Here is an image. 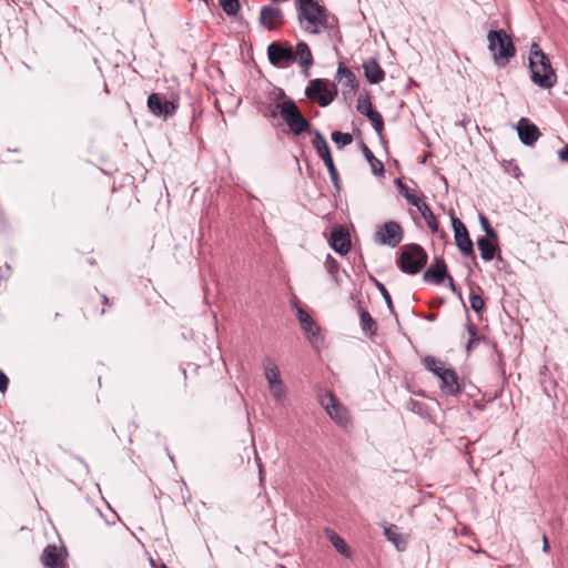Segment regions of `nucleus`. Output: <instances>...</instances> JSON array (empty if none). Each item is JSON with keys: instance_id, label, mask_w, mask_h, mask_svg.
<instances>
[{"instance_id": "1", "label": "nucleus", "mask_w": 568, "mask_h": 568, "mask_svg": "<svg viewBox=\"0 0 568 568\" xmlns=\"http://www.w3.org/2000/svg\"><path fill=\"white\" fill-rule=\"evenodd\" d=\"M297 18L306 21L305 31L318 34L322 30L333 29L334 24L324 6L315 0H295Z\"/></svg>"}, {"instance_id": "2", "label": "nucleus", "mask_w": 568, "mask_h": 568, "mask_svg": "<svg viewBox=\"0 0 568 568\" xmlns=\"http://www.w3.org/2000/svg\"><path fill=\"white\" fill-rule=\"evenodd\" d=\"M528 60L531 81L542 89L552 88L557 82V74L551 67L548 55L541 50L538 43H531Z\"/></svg>"}, {"instance_id": "3", "label": "nucleus", "mask_w": 568, "mask_h": 568, "mask_svg": "<svg viewBox=\"0 0 568 568\" xmlns=\"http://www.w3.org/2000/svg\"><path fill=\"white\" fill-rule=\"evenodd\" d=\"M488 50L493 54L497 67H506L516 54V48L511 38L503 29L490 30L487 34Z\"/></svg>"}, {"instance_id": "4", "label": "nucleus", "mask_w": 568, "mask_h": 568, "mask_svg": "<svg viewBox=\"0 0 568 568\" xmlns=\"http://www.w3.org/2000/svg\"><path fill=\"white\" fill-rule=\"evenodd\" d=\"M427 258L425 250L419 244H407L400 248L397 266L402 272L415 275L426 265Z\"/></svg>"}, {"instance_id": "5", "label": "nucleus", "mask_w": 568, "mask_h": 568, "mask_svg": "<svg viewBox=\"0 0 568 568\" xmlns=\"http://www.w3.org/2000/svg\"><path fill=\"white\" fill-rule=\"evenodd\" d=\"M276 108L278 109L282 119L294 134L300 135L310 131V121L302 114L293 100L277 103Z\"/></svg>"}, {"instance_id": "6", "label": "nucleus", "mask_w": 568, "mask_h": 568, "mask_svg": "<svg viewBox=\"0 0 568 568\" xmlns=\"http://www.w3.org/2000/svg\"><path fill=\"white\" fill-rule=\"evenodd\" d=\"M262 365L272 397L276 402L285 400L287 396V389L281 378L277 365L270 357L264 358Z\"/></svg>"}, {"instance_id": "7", "label": "nucleus", "mask_w": 568, "mask_h": 568, "mask_svg": "<svg viewBox=\"0 0 568 568\" xmlns=\"http://www.w3.org/2000/svg\"><path fill=\"white\" fill-rule=\"evenodd\" d=\"M312 145L316 150L317 155L323 160L325 166L327 168L334 187L336 189V191H339L341 186L338 173L333 162L329 146L327 144V141L318 130H314Z\"/></svg>"}, {"instance_id": "8", "label": "nucleus", "mask_w": 568, "mask_h": 568, "mask_svg": "<svg viewBox=\"0 0 568 568\" xmlns=\"http://www.w3.org/2000/svg\"><path fill=\"white\" fill-rule=\"evenodd\" d=\"M267 58L270 63L275 68H285L296 62L293 47L288 42L274 41L268 44Z\"/></svg>"}, {"instance_id": "9", "label": "nucleus", "mask_w": 568, "mask_h": 568, "mask_svg": "<svg viewBox=\"0 0 568 568\" xmlns=\"http://www.w3.org/2000/svg\"><path fill=\"white\" fill-rule=\"evenodd\" d=\"M149 111L156 118L166 120L173 116L179 109V101L168 100L161 93H151L146 102Z\"/></svg>"}, {"instance_id": "10", "label": "nucleus", "mask_w": 568, "mask_h": 568, "mask_svg": "<svg viewBox=\"0 0 568 568\" xmlns=\"http://www.w3.org/2000/svg\"><path fill=\"white\" fill-rule=\"evenodd\" d=\"M403 229L395 221L385 222L375 233V242L381 245L396 247L403 240Z\"/></svg>"}, {"instance_id": "11", "label": "nucleus", "mask_w": 568, "mask_h": 568, "mask_svg": "<svg viewBox=\"0 0 568 568\" xmlns=\"http://www.w3.org/2000/svg\"><path fill=\"white\" fill-rule=\"evenodd\" d=\"M305 95L316 101L321 106H327L334 100L335 94L332 93L322 79L311 80L305 89Z\"/></svg>"}, {"instance_id": "12", "label": "nucleus", "mask_w": 568, "mask_h": 568, "mask_svg": "<svg viewBox=\"0 0 568 568\" xmlns=\"http://www.w3.org/2000/svg\"><path fill=\"white\" fill-rule=\"evenodd\" d=\"M68 552L64 547L48 545L40 557V561L44 568H69L67 564Z\"/></svg>"}, {"instance_id": "13", "label": "nucleus", "mask_w": 568, "mask_h": 568, "mask_svg": "<svg viewBox=\"0 0 568 568\" xmlns=\"http://www.w3.org/2000/svg\"><path fill=\"white\" fill-rule=\"evenodd\" d=\"M452 225L454 230L455 242L460 253L464 256L474 255V244L465 224L459 219L453 216Z\"/></svg>"}, {"instance_id": "14", "label": "nucleus", "mask_w": 568, "mask_h": 568, "mask_svg": "<svg viewBox=\"0 0 568 568\" xmlns=\"http://www.w3.org/2000/svg\"><path fill=\"white\" fill-rule=\"evenodd\" d=\"M258 21L266 30H276L283 24L284 14L281 8L264 6L261 8Z\"/></svg>"}, {"instance_id": "15", "label": "nucleus", "mask_w": 568, "mask_h": 568, "mask_svg": "<svg viewBox=\"0 0 568 568\" xmlns=\"http://www.w3.org/2000/svg\"><path fill=\"white\" fill-rule=\"evenodd\" d=\"M519 140L525 145H534L541 135L538 126L527 118H521L516 126Z\"/></svg>"}, {"instance_id": "16", "label": "nucleus", "mask_w": 568, "mask_h": 568, "mask_svg": "<svg viewBox=\"0 0 568 568\" xmlns=\"http://www.w3.org/2000/svg\"><path fill=\"white\" fill-rule=\"evenodd\" d=\"M331 246L332 248L341 254L346 255L351 250V236L348 231L342 226H335L331 234Z\"/></svg>"}, {"instance_id": "17", "label": "nucleus", "mask_w": 568, "mask_h": 568, "mask_svg": "<svg viewBox=\"0 0 568 568\" xmlns=\"http://www.w3.org/2000/svg\"><path fill=\"white\" fill-rule=\"evenodd\" d=\"M448 277L447 265L442 256H435L433 264L424 272L423 280L439 285Z\"/></svg>"}, {"instance_id": "18", "label": "nucleus", "mask_w": 568, "mask_h": 568, "mask_svg": "<svg viewBox=\"0 0 568 568\" xmlns=\"http://www.w3.org/2000/svg\"><path fill=\"white\" fill-rule=\"evenodd\" d=\"M297 320L301 324L302 329L306 334L307 338L312 343H317L320 338V328L307 312L303 308L297 307Z\"/></svg>"}, {"instance_id": "19", "label": "nucleus", "mask_w": 568, "mask_h": 568, "mask_svg": "<svg viewBox=\"0 0 568 568\" xmlns=\"http://www.w3.org/2000/svg\"><path fill=\"white\" fill-rule=\"evenodd\" d=\"M440 390L446 396H455L460 392L457 373L452 368L440 375Z\"/></svg>"}, {"instance_id": "20", "label": "nucleus", "mask_w": 568, "mask_h": 568, "mask_svg": "<svg viewBox=\"0 0 568 568\" xmlns=\"http://www.w3.org/2000/svg\"><path fill=\"white\" fill-rule=\"evenodd\" d=\"M296 62H298L305 77L310 75V68L314 64V59L308 44L304 41H300L294 50Z\"/></svg>"}, {"instance_id": "21", "label": "nucleus", "mask_w": 568, "mask_h": 568, "mask_svg": "<svg viewBox=\"0 0 568 568\" xmlns=\"http://www.w3.org/2000/svg\"><path fill=\"white\" fill-rule=\"evenodd\" d=\"M364 75L372 84H378L385 79V71L375 59H369L363 63Z\"/></svg>"}, {"instance_id": "22", "label": "nucleus", "mask_w": 568, "mask_h": 568, "mask_svg": "<svg viewBox=\"0 0 568 568\" xmlns=\"http://www.w3.org/2000/svg\"><path fill=\"white\" fill-rule=\"evenodd\" d=\"M327 415L341 427H348L351 424L349 413L338 400L326 407Z\"/></svg>"}, {"instance_id": "23", "label": "nucleus", "mask_w": 568, "mask_h": 568, "mask_svg": "<svg viewBox=\"0 0 568 568\" xmlns=\"http://www.w3.org/2000/svg\"><path fill=\"white\" fill-rule=\"evenodd\" d=\"M477 247L484 261H491L498 251V240L494 241L493 239L481 236L477 240Z\"/></svg>"}, {"instance_id": "24", "label": "nucleus", "mask_w": 568, "mask_h": 568, "mask_svg": "<svg viewBox=\"0 0 568 568\" xmlns=\"http://www.w3.org/2000/svg\"><path fill=\"white\" fill-rule=\"evenodd\" d=\"M384 535L387 540L394 544L397 550H404L407 545L406 538L398 531V527L396 525H387L384 527Z\"/></svg>"}, {"instance_id": "25", "label": "nucleus", "mask_w": 568, "mask_h": 568, "mask_svg": "<svg viewBox=\"0 0 568 568\" xmlns=\"http://www.w3.org/2000/svg\"><path fill=\"white\" fill-rule=\"evenodd\" d=\"M325 534L337 552L347 558L351 557V550L346 545L345 540L339 535H337L334 530L329 528L325 529Z\"/></svg>"}, {"instance_id": "26", "label": "nucleus", "mask_w": 568, "mask_h": 568, "mask_svg": "<svg viewBox=\"0 0 568 568\" xmlns=\"http://www.w3.org/2000/svg\"><path fill=\"white\" fill-rule=\"evenodd\" d=\"M337 78L339 81H344V85L348 87L351 90H355L358 85L356 75L343 62L338 64Z\"/></svg>"}, {"instance_id": "27", "label": "nucleus", "mask_w": 568, "mask_h": 568, "mask_svg": "<svg viewBox=\"0 0 568 568\" xmlns=\"http://www.w3.org/2000/svg\"><path fill=\"white\" fill-rule=\"evenodd\" d=\"M362 151H363L365 159L367 160V162L369 163V165L372 168V173L374 175H383L385 173V168H384L383 162L379 161L373 154V152L369 150V148L365 143H362Z\"/></svg>"}, {"instance_id": "28", "label": "nucleus", "mask_w": 568, "mask_h": 568, "mask_svg": "<svg viewBox=\"0 0 568 568\" xmlns=\"http://www.w3.org/2000/svg\"><path fill=\"white\" fill-rule=\"evenodd\" d=\"M359 318H361V326L364 334L374 336L377 332L376 322L372 317L368 311L364 308L358 310Z\"/></svg>"}, {"instance_id": "29", "label": "nucleus", "mask_w": 568, "mask_h": 568, "mask_svg": "<svg viewBox=\"0 0 568 568\" xmlns=\"http://www.w3.org/2000/svg\"><path fill=\"white\" fill-rule=\"evenodd\" d=\"M417 210L420 212L423 219L425 220L427 226L430 229L433 233L438 232V221L433 213L430 206L427 203L422 202L418 206H416Z\"/></svg>"}, {"instance_id": "30", "label": "nucleus", "mask_w": 568, "mask_h": 568, "mask_svg": "<svg viewBox=\"0 0 568 568\" xmlns=\"http://www.w3.org/2000/svg\"><path fill=\"white\" fill-rule=\"evenodd\" d=\"M356 109L361 114L365 115L367 119L378 113V111L373 108L368 94H361L358 97Z\"/></svg>"}, {"instance_id": "31", "label": "nucleus", "mask_w": 568, "mask_h": 568, "mask_svg": "<svg viewBox=\"0 0 568 568\" xmlns=\"http://www.w3.org/2000/svg\"><path fill=\"white\" fill-rule=\"evenodd\" d=\"M406 408L409 412H412V413H414V414H416V415H418V416H420L423 418H426V417L429 416L428 407L423 402L409 398L407 400V403H406Z\"/></svg>"}, {"instance_id": "32", "label": "nucleus", "mask_w": 568, "mask_h": 568, "mask_svg": "<svg viewBox=\"0 0 568 568\" xmlns=\"http://www.w3.org/2000/svg\"><path fill=\"white\" fill-rule=\"evenodd\" d=\"M396 184L398 186L399 193L406 199L408 204L416 207L422 203L416 195L409 192L408 187L399 179L396 180Z\"/></svg>"}, {"instance_id": "33", "label": "nucleus", "mask_w": 568, "mask_h": 568, "mask_svg": "<svg viewBox=\"0 0 568 568\" xmlns=\"http://www.w3.org/2000/svg\"><path fill=\"white\" fill-rule=\"evenodd\" d=\"M332 140L338 149H343L353 142V136L349 133L334 131L332 133Z\"/></svg>"}, {"instance_id": "34", "label": "nucleus", "mask_w": 568, "mask_h": 568, "mask_svg": "<svg viewBox=\"0 0 568 568\" xmlns=\"http://www.w3.org/2000/svg\"><path fill=\"white\" fill-rule=\"evenodd\" d=\"M317 399L325 410L331 404H335L337 402V398L329 389H320L317 393Z\"/></svg>"}, {"instance_id": "35", "label": "nucleus", "mask_w": 568, "mask_h": 568, "mask_svg": "<svg viewBox=\"0 0 568 568\" xmlns=\"http://www.w3.org/2000/svg\"><path fill=\"white\" fill-rule=\"evenodd\" d=\"M374 284H375V287L382 294L389 312L396 316V311H395V307H394V304L392 301V296H390L389 292L387 291V288L385 287V285L375 278H374Z\"/></svg>"}, {"instance_id": "36", "label": "nucleus", "mask_w": 568, "mask_h": 568, "mask_svg": "<svg viewBox=\"0 0 568 568\" xmlns=\"http://www.w3.org/2000/svg\"><path fill=\"white\" fill-rule=\"evenodd\" d=\"M220 4L227 16H235L240 10L239 0H220Z\"/></svg>"}, {"instance_id": "37", "label": "nucleus", "mask_w": 568, "mask_h": 568, "mask_svg": "<svg viewBox=\"0 0 568 568\" xmlns=\"http://www.w3.org/2000/svg\"><path fill=\"white\" fill-rule=\"evenodd\" d=\"M479 223L483 231L486 233L485 237L493 239L494 241L498 240L497 232L491 227L489 220L484 214L479 215Z\"/></svg>"}, {"instance_id": "38", "label": "nucleus", "mask_w": 568, "mask_h": 568, "mask_svg": "<svg viewBox=\"0 0 568 568\" xmlns=\"http://www.w3.org/2000/svg\"><path fill=\"white\" fill-rule=\"evenodd\" d=\"M469 303H470L471 310L476 313H480L483 311V308L485 307V301H484L483 296L480 294L476 293L475 291L470 292Z\"/></svg>"}, {"instance_id": "39", "label": "nucleus", "mask_w": 568, "mask_h": 568, "mask_svg": "<svg viewBox=\"0 0 568 568\" xmlns=\"http://www.w3.org/2000/svg\"><path fill=\"white\" fill-rule=\"evenodd\" d=\"M325 267H326L327 272L332 275V277L335 281H337L339 264L331 254L326 255Z\"/></svg>"}, {"instance_id": "40", "label": "nucleus", "mask_w": 568, "mask_h": 568, "mask_svg": "<svg viewBox=\"0 0 568 568\" xmlns=\"http://www.w3.org/2000/svg\"><path fill=\"white\" fill-rule=\"evenodd\" d=\"M368 120L372 122V124H373V126H374L375 132H376L378 135H381V134H382V132H383V129H384V121H383V116H382V114L378 112V113H377V114H375L374 116H371Z\"/></svg>"}, {"instance_id": "41", "label": "nucleus", "mask_w": 568, "mask_h": 568, "mask_svg": "<svg viewBox=\"0 0 568 568\" xmlns=\"http://www.w3.org/2000/svg\"><path fill=\"white\" fill-rule=\"evenodd\" d=\"M423 364L425 366V368L432 373H434L435 371H437L438 366L442 365V363L439 361H437L435 357L433 356H426L424 357L423 359Z\"/></svg>"}, {"instance_id": "42", "label": "nucleus", "mask_w": 568, "mask_h": 568, "mask_svg": "<svg viewBox=\"0 0 568 568\" xmlns=\"http://www.w3.org/2000/svg\"><path fill=\"white\" fill-rule=\"evenodd\" d=\"M9 385V378L7 375L0 369V393H6Z\"/></svg>"}, {"instance_id": "43", "label": "nucleus", "mask_w": 568, "mask_h": 568, "mask_svg": "<svg viewBox=\"0 0 568 568\" xmlns=\"http://www.w3.org/2000/svg\"><path fill=\"white\" fill-rule=\"evenodd\" d=\"M467 332L470 336V338H480L478 335H477V326L471 322V321H468L467 323Z\"/></svg>"}, {"instance_id": "44", "label": "nucleus", "mask_w": 568, "mask_h": 568, "mask_svg": "<svg viewBox=\"0 0 568 568\" xmlns=\"http://www.w3.org/2000/svg\"><path fill=\"white\" fill-rule=\"evenodd\" d=\"M558 158L561 162L568 163V143L558 151Z\"/></svg>"}, {"instance_id": "45", "label": "nucleus", "mask_w": 568, "mask_h": 568, "mask_svg": "<svg viewBox=\"0 0 568 568\" xmlns=\"http://www.w3.org/2000/svg\"><path fill=\"white\" fill-rule=\"evenodd\" d=\"M480 342V338H469L467 345H466V351L469 353L471 352V349L474 347H476Z\"/></svg>"}, {"instance_id": "46", "label": "nucleus", "mask_w": 568, "mask_h": 568, "mask_svg": "<svg viewBox=\"0 0 568 568\" xmlns=\"http://www.w3.org/2000/svg\"><path fill=\"white\" fill-rule=\"evenodd\" d=\"M448 280V285H449V288L454 292V293H459L458 290H457V286L455 285V282L453 280L452 276L448 275V277H446Z\"/></svg>"}, {"instance_id": "47", "label": "nucleus", "mask_w": 568, "mask_h": 568, "mask_svg": "<svg viewBox=\"0 0 568 568\" xmlns=\"http://www.w3.org/2000/svg\"><path fill=\"white\" fill-rule=\"evenodd\" d=\"M449 369H450V368H446V367H444L443 365H439V366H438V368H437V371H435V372H434V374L436 375V377H437L438 379H440L442 372H443V371H449Z\"/></svg>"}, {"instance_id": "48", "label": "nucleus", "mask_w": 568, "mask_h": 568, "mask_svg": "<svg viewBox=\"0 0 568 568\" xmlns=\"http://www.w3.org/2000/svg\"><path fill=\"white\" fill-rule=\"evenodd\" d=\"M542 550H544L545 552H549V550H550V546H549V542H548V539H547V536H546V535H544V546H542Z\"/></svg>"}, {"instance_id": "49", "label": "nucleus", "mask_w": 568, "mask_h": 568, "mask_svg": "<svg viewBox=\"0 0 568 568\" xmlns=\"http://www.w3.org/2000/svg\"><path fill=\"white\" fill-rule=\"evenodd\" d=\"M102 301H103L104 304L109 303V300H108V297L105 295L102 296Z\"/></svg>"}, {"instance_id": "50", "label": "nucleus", "mask_w": 568, "mask_h": 568, "mask_svg": "<svg viewBox=\"0 0 568 568\" xmlns=\"http://www.w3.org/2000/svg\"><path fill=\"white\" fill-rule=\"evenodd\" d=\"M434 317H435L434 315H428V316L426 317V320H428V321H433V320H434Z\"/></svg>"}, {"instance_id": "51", "label": "nucleus", "mask_w": 568, "mask_h": 568, "mask_svg": "<svg viewBox=\"0 0 568 568\" xmlns=\"http://www.w3.org/2000/svg\"><path fill=\"white\" fill-rule=\"evenodd\" d=\"M205 2V4L209 7V0H203Z\"/></svg>"}, {"instance_id": "52", "label": "nucleus", "mask_w": 568, "mask_h": 568, "mask_svg": "<svg viewBox=\"0 0 568 568\" xmlns=\"http://www.w3.org/2000/svg\"><path fill=\"white\" fill-rule=\"evenodd\" d=\"M162 568H166V567L163 565Z\"/></svg>"}]
</instances>
